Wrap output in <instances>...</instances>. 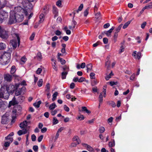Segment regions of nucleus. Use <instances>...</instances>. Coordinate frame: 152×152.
Listing matches in <instances>:
<instances>
[{
	"label": "nucleus",
	"instance_id": "obj_2",
	"mask_svg": "<svg viewBox=\"0 0 152 152\" xmlns=\"http://www.w3.org/2000/svg\"><path fill=\"white\" fill-rule=\"evenodd\" d=\"M11 34L15 39L10 40V43L14 48H15L18 45L19 46L20 45V40L19 35L18 34L13 33L12 32H11Z\"/></svg>",
	"mask_w": 152,
	"mask_h": 152
},
{
	"label": "nucleus",
	"instance_id": "obj_4",
	"mask_svg": "<svg viewBox=\"0 0 152 152\" xmlns=\"http://www.w3.org/2000/svg\"><path fill=\"white\" fill-rule=\"evenodd\" d=\"M10 86H6V90L4 91H2V90H0V98H3L5 99H8L10 96V92L12 94L14 91H10L9 88Z\"/></svg>",
	"mask_w": 152,
	"mask_h": 152
},
{
	"label": "nucleus",
	"instance_id": "obj_15",
	"mask_svg": "<svg viewBox=\"0 0 152 152\" xmlns=\"http://www.w3.org/2000/svg\"><path fill=\"white\" fill-rule=\"evenodd\" d=\"M82 145L86 147V149L89 151L91 152H94V149L90 146L88 145L87 144L85 143H82Z\"/></svg>",
	"mask_w": 152,
	"mask_h": 152
},
{
	"label": "nucleus",
	"instance_id": "obj_24",
	"mask_svg": "<svg viewBox=\"0 0 152 152\" xmlns=\"http://www.w3.org/2000/svg\"><path fill=\"white\" fill-rule=\"evenodd\" d=\"M124 42H122L121 43V47H120L121 49L120 50V51L119 52L120 53H121L122 52H124Z\"/></svg>",
	"mask_w": 152,
	"mask_h": 152
},
{
	"label": "nucleus",
	"instance_id": "obj_26",
	"mask_svg": "<svg viewBox=\"0 0 152 152\" xmlns=\"http://www.w3.org/2000/svg\"><path fill=\"white\" fill-rule=\"evenodd\" d=\"M57 107L55 103L54 102L50 105L49 108L50 110H53Z\"/></svg>",
	"mask_w": 152,
	"mask_h": 152
},
{
	"label": "nucleus",
	"instance_id": "obj_7",
	"mask_svg": "<svg viewBox=\"0 0 152 152\" xmlns=\"http://www.w3.org/2000/svg\"><path fill=\"white\" fill-rule=\"evenodd\" d=\"M9 32L0 28V37L3 39H6L8 37Z\"/></svg>",
	"mask_w": 152,
	"mask_h": 152
},
{
	"label": "nucleus",
	"instance_id": "obj_51",
	"mask_svg": "<svg viewBox=\"0 0 152 152\" xmlns=\"http://www.w3.org/2000/svg\"><path fill=\"white\" fill-rule=\"evenodd\" d=\"M103 42L104 44H107L108 42V39L107 38L105 37L103 39Z\"/></svg>",
	"mask_w": 152,
	"mask_h": 152
},
{
	"label": "nucleus",
	"instance_id": "obj_56",
	"mask_svg": "<svg viewBox=\"0 0 152 152\" xmlns=\"http://www.w3.org/2000/svg\"><path fill=\"white\" fill-rule=\"evenodd\" d=\"M48 9L49 8L47 6H45L43 8V10L45 11V13H47L48 12Z\"/></svg>",
	"mask_w": 152,
	"mask_h": 152
},
{
	"label": "nucleus",
	"instance_id": "obj_61",
	"mask_svg": "<svg viewBox=\"0 0 152 152\" xmlns=\"http://www.w3.org/2000/svg\"><path fill=\"white\" fill-rule=\"evenodd\" d=\"M47 130V128L46 127H44L42 129H41V131L42 133H44L46 132Z\"/></svg>",
	"mask_w": 152,
	"mask_h": 152
},
{
	"label": "nucleus",
	"instance_id": "obj_40",
	"mask_svg": "<svg viewBox=\"0 0 152 152\" xmlns=\"http://www.w3.org/2000/svg\"><path fill=\"white\" fill-rule=\"evenodd\" d=\"M33 149L35 152H37L38 151V146L35 145L33 146Z\"/></svg>",
	"mask_w": 152,
	"mask_h": 152
},
{
	"label": "nucleus",
	"instance_id": "obj_8",
	"mask_svg": "<svg viewBox=\"0 0 152 152\" xmlns=\"http://www.w3.org/2000/svg\"><path fill=\"white\" fill-rule=\"evenodd\" d=\"M26 88L24 86H22L21 88H17L15 92V95L18 96L21 94H23L26 92Z\"/></svg>",
	"mask_w": 152,
	"mask_h": 152
},
{
	"label": "nucleus",
	"instance_id": "obj_19",
	"mask_svg": "<svg viewBox=\"0 0 152 152\" xmlns=\"http://www.w3.org/2000/svg\"><path fill=\"white\" fill-rule=\"evenodd\" d=\"M72 140L73 141H77V144H80V141L79 137L77 136H74Z\"/></svg>",
	"mask_w": 152,
	"mask_h": 152
},
{
	"label": "nucleus",
	"instance_id": "obj_46",
	"mask_svg": "<svg viewBox=\"0 0 152 152\" xmlns=\"http://www.w3.org/2000/svg\"><path fill=\"white\" fill-rule=\"evenodd\" d=\"M95 74L93 72H91L90 73V76L91 79H95Z\"/></svg>",
	"mask_w": 152,
	"mask_h": 152
},
{
	"label": "nucleus",
	"instance_id": "obj_63",
	"mask_svg": "<svg viewBox=\"0 0 152 152\" xmlns=\"http://www.w3.org/2000/svg\"><path fill=\"white\" fill-rule=\"evenodd\" d=\"M42 69L40 68H38L36 71V73L38 74H39L42 71Z\"/></svg>",
	"mask_w": 152,
	"mask_h": 152
},
{
	"label": "nucleus",
	"instance_id": "obj_34",
	"mask_svg": "<svg viewBox=\"0 0 152 152\" xmlns=\"http://www.w3.org/2000/svg\"><path fill=\"white\" fill-rule=\"evenodd\" d=\"M53 125L56 124L58 123V121L56 117H54L53 118Z\"/></svg>",
	"mask_w": 152,
	"mask_h": 152
},
{
	"label": "nucleus",
	"instance_id": "obj_17",
	"mask_svg": "<svg viewBox=\"0 0 152 152\" xmlns=\"http://www.w3.org/2000/svg\"><path fill=\"white\" fill-rule=\"evenodd\" d=\"M53 12L54 15V18L57 17L58 15V12L57 8L54 6H53Z\"/></svg>",
	"mask_w": 152,
	"mask_h": 152
},
{
	"label": "nucleus",
	"instance_id": "obj_28",
	"mask_svg": "<svg viewBox=\"0 0 152 152\" xmlns=\"http://www.w3.org/2000/svg\"><path fill=\"white\" fill-rule=\"evenodd\" d=\"M133 19H132V20H130L129 21H128L123 26V28L125 29L130 24L131 22L132 21V20Z\"/></svg>",
	"mask_w": 152,
	"mask_h": 152
},
{
	"label": "nucleus",
	"instance_id": "obj_30",
	"mask_svg": "<svg viewBox=\"0 0 152 152\" xmlns=\"http://www.w3.org/2000/svg\"><path fill=\"white\" fill-rule=\"evenodd\" d=\"M86 66L87 69V72H88V71L91 70L92 67V65L90 63L87 65Z\"/></svg>",
	"mask_w": 152,
	"mask_h": 152
},
{
	"label": "nucleus",
	"instance_id": "obj_54",
	"mask_svg": "<svg viewBox=\"0 0 152 152\" xmlns=\"http://www.w3.org/2000/svg\"><path fill=\"white\" fill-rule=\"evenodd\" d=\"M118 83V82H112L111 81L110 82V85L111 86H113L114 85H115L117 84Z\"/></svg>",
	"mask_w": 152,
	"mask_h": 152
},
{
	"label": "nucleus",
	"instance_id": "obj_44",
	"mask_svg": "<svg viewBox=\"0 0 152 152\" xmlns=\"http://www.w3.org/2000/svg\"><path fill=\"white\" fill-rule=\"evenodd\" d=\"M99 131L100 133H103L105 131V129L103 127H101L99 129Z\"/></svg>",
	"mask_w": 152,
	"mask_h": 152
},
{
	"label": "nucleus",
	"instance_id": "obj_1",
	"mask_svg": "<svg viewBox=\"0 0 152 152\" xmlns=\"http://www.w3.org/2000/svg\"><path fill=\"white\" fill-rule=\"evenodd\" d=\"M30 2L27 0L22 2V4L24 8L22 9L21 10L22 12L26 16L28 15V12H30L31 9L33 7L32 4Z\"/></svg>",
	"mask_w": 152,
	"mask_h": 152
},
{
	"label": "nucleus",
	"instance_id": "obj_18",
	"mask_svg": "<svg viewBox=\"0 0 152 152\" xmlns=\"http://www.w3.org/2000/svg\"><path fill=\"white\" fill-rule=\"evenodd\" d=\"M27 121H25L20 124V127L21 129H25L27 126Z\"/></svg>",
	"mask_w": 152,
	"mask_h": 152
},
{
	"label": "nucleus",
	"instance_id": "obj_27",
	"mask_svg": "<svg viewBox=\"0 0 152 152\" xmlns=\"http://www.w3.org/2000/svg\"><path fill=\"white\" fill-rule=\"evenodd\" d=\"M41 103V101H39L37 102L34 103L33 105L36 107L38 108L39 107Z\"/></svg>",
	"mask_w": 152,
	"mask_h": 152
},
{
	"label": "nucleus",
	"instance_id": "obj_3",
	"mask_svg": "<svg viewBox=\"0 0 152 152\" xmlns=\"http://www.w3.org/2000/svg\"><path fill=\"white\" fill-rule=\"evenodd\" d=\"M10 54L6 53L2 55L0 57V63L3 65L8 64L10 61Z\"/></svg>",
	"mask_w": 152,
	"mask_h": 152
},
{
	"label": "nucleus",
	"instance_id": "obj_10",
	"mask_svg": "<svg viewBox=\"0 0 152 152\" xmlns=\"http://www.w3.org/2000/svg\"><path fill=\"white\" fill-rule=\"evenodd\" d=\"M21 108V107L20 106H17L14 107L12 109V115L16 116V113L18 112V110L19 111Z\"/></svg>",
	"mask_w": 152,
	"mask_h": 152
},
{
	"label": "nucleus",
	"instance_id": "obj_41",
	"mask_svg": "<svg viewBox=\"0 0 152 152\" xmlns=\"http://www.w3.org/2000/svg\"><path fill=\"white\" fill-rule=\"evenodd\" d=\"M37 57L38 59H42V56L41 53L40 52L38 53Z\"/></svg>",
	"mask_w": 152,
	"mask_h": 152
},
{
	"label": "nucleus",
	"instance_id": "obj_31",
	"mask_svg": "<svg viewBox=\"0 0 152 152\" xmlns=\"http://www.w3.org/2000/svg\"><path fill=\"white\" fill-rule=\"evenodd\" d=\"M58 60L61 62L62 64H64L66 63V61L65 60L61 58L60 57H58Z\"/></svg>",
	"mask_w": 152,
	"mask_h": 152
},
{
	"label": "nucleus",
	"instance_id": "obj_35",
	"mask_svg": "<svg viewBox=\"0 0 152 152\" xmlns=\"http://www.w3.org/2000/svg\"><path fill=\"white\" fill-rule=\"evenodd\" d=\"M6 48V45L3 43H0V50H3Z\"/></svg>",
	"mask_w": 152,
	"mask_h": 152
},
{
	"label": "nucleus",
	"instance_id": "obj_38",
	"mask_svg": "<svg viewBox=\"0 0 152 152\" xmlns=\"http://www.w3.org/2000/svg\"><path fill=\"white\" fill-rule=\"evenodd\" d=\"M83 4H81L80 6L79 7L78 9L76 10V11L77 13H78L79 11H81L83 9Z\"/></svg>",
	"mask_w": 152,
	"mask_h": 152
},
{
	"label": "nucleus",
	"instance_id": "obj_23",
	"mask_svg": "<svg viewBox=\"0 0 152 152\" xmlns=\"http://www.w3.org/2000/svg\"><path fill=\"white\" fill-rule=\"evenodd\" d=\"M107 104L113 107H115L116 105L115 102L113 101H110L107 102Z\"/></svg>",
	"mask_w": 152,
	"mask_h": 152
},
{
	"label": "nucleus",
	"instance_id": "obj_22",
	"mask_svg": "<svg viewBox=\"0 0 152 152\" xmlns=\"http://www.w3.org/2000/svg\"><path fill=\"white\" fill-rule=\"evenodd\" d=\"M68 74V71L63 72L61 73V78L62 79H66V76Z\"/></svg>",
	"mask_w": 152,
	"mask_h": 152
},
{
	"label": "nucleus",
	"instance_id": "obj_58",
	"mask_svg": "<svg viewBox=\"0 0 152 152\" xmlns=\"http://www.w3.org/2000/svg\"><path fill=\"white\" fill-rule=\"evenodd\" d=\"M64 109L66 112H69V108L66 105H64Z\"/></svg>",
	"mask_w": 152,
	"mask_h": 152
},
{
	"label": "nucleus",
	"instance_id": "obj_25",
	"mask_svg": "<svg viewBox=\"0 0 152 152\" xmlns=\"http://www.w3.org/2000/svg\"><path fill=\"white\" fill-rule=\"evenodd\" d=\"M103 93L102 92L100 93L99 97V101L100 103H102L103 102Z\"/></svg>",
	"mask_w": 152,
	"mask_h": 152
},
{
	"label": "nucleus",
	"instance_id": "obj_37",
	"mask_svg": "<svg viewBox=\"0 0 152 152\" xmlns=\"http://www.w3.org/2000/svg\"><path fill=\"white\" fill-rule=\"evenodd\" d=\"M43 82V80L42 79H40L38 82V86L39 87L41 86L42 85Z\"/></svg>",
	"mask_w": 152,
	"mask_h": 152
},
{
	"label": "nucleus",
	"instance_id": "obj_47",
	"mask_svg": "<svg viewBox=\"0 0 152 152\" xmlns=\"http://www.w3.org/2000/svg\"><path fill=\"white\" fill-rule=\"evenodd\" d=\"M89 10V8H88L85 10L84 12V16L85 17L88 14Z\"/></svg>",
	"mask_w": 152,
	"mask_h": 152
},
{
	"label": "nucleus",
	"instance_id": "obj_29",
	"mask_svg": "<svg viewBox=\"0 0 152 152\" xmlns=\"http://www.w3.org/2000/svg\"><path fill=\"white\" fill-rule=\"evenodd\" d=\"M82 111H85L87 113H90L91 111L88 110L86 107H82Z\"/></svg>",
	"mask_w": 152,
	"mask_h": 152
},
{
	"label": "nucleus",
	"instance_id": "obj_52",
	"mask_svg": "<svg viewBox=\"0 0 152 152\" xmlns=\"http://www.w3.org/2000/svg\"><path fill=\"white\" fill-rule=\"evenodd\" d=\"M29 134L28 133V134H27L26 136V144L27 145H28L29 144V142L28 141V137L29 136Z\"/></svg>",
	"mask_w": 152,
	"mask_h": 152
},
{
	"label": "nucleus",
	"instance_id": "obj_21",
	"mask_svg": "<svg viewBox=\"0 0 152 152\" xmlns=\"http://www.w3.org/2000/svg\"><path fill=\"white\" fill-rule=\"evenodd\" d=\"M39 21L40 23H41L43 22L44 20V15L43 14H41L39 16Z\"/></svg>",
	"mask_w": 152,
	"mask_h": 152
},
{
	"label": "nucleus",
	"instance_id": "obj_53",
	"mask_svg": "<svg viewBox=\"0 0 152 152\" xmlns=\"http://www.w3.org/2000/svg\"><path fill=\"white\" fill-rule=\"evenodd\" d=\"M43 136L42 135H40V136H39L38 139V141L39 142L41 141L43 139Z\"/></svg>",
	"mask_w": 152,
	"mask_h": 152
},
{
	"label": "nucleus",
	"instance_id": "obj_49",
	"mask_svg": "<svg viewBox=\"0 0 152 152\" xmlns=\"http://www.w3.org/2000/svg\"><path fill=\"white\" fill-rule=\"evenodd\" d=\"M110 61L108 60L105 63V66H107V68H108L110 66Z\"/></svg>",
	"mask_w": 152,
	"mask_h": 152
},
{
	"label": "nucleus",
	"instance_id": "obj_45",
	"mask_svg": "<svg viewBox=\"0 0 152 152\" xmlns=\"http://www.w3.org/2000/svg\"><path fill=\"white\" fill-rule=\"evenodd\" d=\"M56 5L59 7H61V0H58L56 3Z\"/></svg>",
	"mask_w": 152,
	"mask_h": 152
},
{
	"label": "nucleus",
	"instance_id": "obj_13",
	"mask_svg": "<svg viewBox=\"0 0 152 152\" xmlns=\"http://www.w3.org/2000/svg\"><path fill=\"white\" fill-rule=\"evenodd\" d=\"M115 27L114 26L112 27L110 30L108 31H105L103 33L106 34L107 36L108 37H110L111 36V33L113 31Z\"/></svg>",
	"mask_w": 152,
	"mask_h": 152
},
{
	"label": "nucleus",
	"instance_id": "obj_14",
	"mask_svg": "<svg viewBox=\"0 0 152 152\" xmlns=\"http://www.w3.org/2000/svg\"><path fill=\"white\" fill-rule=\"evenodd\" d=\"M18 100H16L15 98L14 97L12 100L9 102V106L10 107L11 105H14L18 104Z\"/></svg>",
	"mask_w": 152,
	"mask_h": 152
},
{
	"label": "nucleus",
	"instance_id": "obj_50",
	"mask_svg": "<svg viewBox=\"0 0 152 152\" xmlns=\"http://www.w3.org/2000/svg\"><path fill=\"white\" fill-rule=\"evenodd\" d=\"M36 136L34 134H33L31 135V139L33 141H35L36 140Z\"/></svg>",
	"mask_w": 152,
	"mask_h": 152
},
{
	"label": "nucleus",
	"instance_id": "obj_5",
	"mask_svg": "<svg viewBox=\"0 0 152 152\" xmlns=\"http://www.w3.org/2000/svg\"><path fill=\"white\" fill-rule=\"evenodd\" d=\"M16 23V14L14 11H11L8 23L11 25Z\"/></svg>",
	"mask_w": 152,
	"mask_h": 152
},
{
	"label": "nucleus",
	"instance_id": "obj_20",
	"mask_svg": "<svg viewBox=\"0 0 152 152\" xmlns=\"http://www.w3.org/2000/svg\"><path fill=\"white\" fill-rule=\"evenodd\" d=\"M25 99L24 96H19L17 100L18 103H21L23 102Z\"/></svg>",
	"mask_w": 152,
	"mask_h": 152
},
{
	"label": "nucleus",
	"instance_id": "obj_6",
	"mask_svg": "<svg viewBox=\"0 0 152 152\" xmlns=\"http://www.w3.org/2000/svg\"><path fill=\"white\" fill-rule=\"evenodd\" d=\"M8 13L4 10L0 11V23L3 22L8 16Z\"/></svg>",
	"mask_w": 152,
	"mask_h": 152
},
{
	"label": "nucleus",
	"instance_id": "obj_59",
	"mask_svg": "<svg viewBox=\"0 0 152 152\" xmlns=\"http://www.w3.org/2000/svg\"><path fill=\"white\" fill-rule=\"evenodd\" d=\"M147 23L146 22H144L141 25V27L143 29L145 28V26L146 25Z\"/></svg>",
	"mask_w": 152,
	"mask_h": 152
},
{
	"label": "nucleus",
	"instance_id": "obj_16",
	"mask_svg": "<svg viewBox=\"0 0 152 152\" xmlns=\"http://www.w3.org/2000/svg\"><path fill=\"white\" fill-rule=\"evenodd\" d=\"M4 79L7 82H10L11 81L12 79V75L9 74H6L4 75Z\"/></svg>",
	"mask_w": 152,
	"mask_h": 152
},
{
	"label": "nucleus",
	"instance_id": "obj_9",
	"mask_svg": "<svg viewBox=\"0 0 152 152\" xmlns=\"http://www.w3.org/2000/svg\"><path fill=\"white\" fill-rule=\"evenodd\" d=\"M16 14V22H20L23 21V19L24 17L23 15L19 14L17 13Z\"/></svg>",
	"mask_w": 152,
	"mask_h": 152
},
{
	"label": "nucleus",
	"instance_id": "obj_64",
	"mask_svg": "<svg viewBox=\"0 0 152 152\" xmlns=\"http://www.w3.org/2000/svg\"><path fill=\"white\" fill-rule=\"evenodd\" d=\"M75 86V84L73 83H72L70 85V88L71 89H73Z\"/></svg>",
	"mask_w": 152,
	"mask_h": 152
},
{
	"label": "nucleus",
	"instance_id": "obj_11",
	"mask_svg": "<svg viewBox=\"0 0 152 152\" xmlns=\"http://www.w3.org/2000/svg\"><path fill=\"white\" fill-rule=\"evenodd\" d=\"M141 53L140 52H139L137 53V52L135 51L133 53L132 56L135 58L139 60L141 58Z\"/></svg>",
	"mask_w": 152,
	"mask_h": 152
},
{
	"label": "nucleus",
	"instance_id": "obj_57",
	"mask_svg": "<svg viewBox=\"0 0 152 152\" xmlns=\"http://www.w3.org/2000/svg\"><path fill=\"white\" fill-rule=\"evenodd\" d=\"M55 34L58 36L60 35L61 34V32L59 30H56L55 32Z\"/></svg>",
	"mask_w": 152,
	"mask_h": 152
},
{
	"label": "nucleus",
	"instance_id": "obj_48",
	"mask_svg": "<svg viewBox=\"0 0 152 152\" xmlns=\"http://www.w3.org/2000/svg\"><path fill=\"white\" fill-rule=\"evenodd\" d=\"M5 139H6V140H7L9 141H10V142H12L13 140V138L11 137H7V136L5 137Z\"/></svg>",
	"mask_w": 152,
	"mask_h": 152
},
{
	"label": "nucleus",
	"instance_id": "obj_32",
	"mask_svg": "<svg viewBox=\"0 0 152 152\" xmlns=\"http://www.w3.org/2000/svg\"><path fill=\"white\" fill-rule=\"evenodd\" d=\"M58 93L57 92H55L53 94V98L52 99V100L53 101H54L56 99L57 96L58 95Z\"/></svg>",
	"mask_w": 152,
	"mask_h": 152
},
{
	"label": "nucleus",
	"instance_id": "obj_60",
	"mask_svg": "<svg viewBox=\"0 0 152 152\" xmlns=\"http://www.w3.org/2000/svg\"><path fill=\"white\" fill-rule=\"evenodd\" d=\"M118 32H115L114 34V35L113 36L114 38V40H115V42L116 41V38H117V37H118Z\"/></svg>",
	"mask_w": 152,
	"mask_h": 152
},
{
	"label": "nucleus",
	"instance_id": "obj_12",
	"mask_svg": "<svg viewBox=\"0 0 152 152\" xmlns=\"http://www.w3.org/2000/svg\"><path fill=\"white\" fill-rule=\"evenodd\" d=\"M8 117L6 115H4L2 117L1 123L3 124H6L8 123Z\"/></svg>",
	"mask_w": 152,
	"mask_h": 152
},
{
	"label": "nucleus",
	"instance_id": "obj_42",
	"mask_svg": "<svg viewBox=\"0 0 152 152\" xmlns=\"http://www.w3.org/2000/svg\"><path fill=\"white\" fill-rule=\"evenodd\" d=\"M12 142H10L9 141L6 142L4 144V146L5 147H8L10 146V144Z\"/></svg>",
	"mask_w": 152,
	"mask_h": 152
},
{
	"label": "nucleus",
	"instance_id": "obj_36",
	"mask_svg": "<svg viewBox=\"0 0 152 152\" xmlns=\"http://www.w3.org/2000/svg\"><path fill=\"white\" fill-rule=\"evenodd\" d=\"M50 85L49 83L47 84L46 86V88L47 89L45 90V91L47 92H49L50 91Z\"/></svg>",
	"mask_w": 152,
	"mask_h": 152
},
{
	"label": "nucleus",
	"instance_id": "obj_39",
	"mask_svg": "<svg viewBox=\"0 0 152 152\" xmlns=\"http://www.w3.org/2000/svg\"><path fill=\"white\" fill-rule=\"evenodd\" d=\"M122 25V24H121L116 29L115 32H118L121 29Z\"/></svg>",
	"mask_w": 152,
	"mask_h": 152
},
{
	"label": "nucleus",
	"instance_id": "obj_33",
	"mask_svg": "<svg viewBox=\"0 0 152 152\" xmlns=\"http://www.w3.org/2000/svg\"><path fill=\"white\" fill-rule=\"evenodd\" d=\"M16 71L15 67V66H12L11 68L10 72L11 74H14Z\"/></svg>",
	"mask_w": 152,
	"mask_h": 152
},
{
	"label": "nucleus",
	"instance_id": "obj_55",
	"mask_svg": "<svg viewBox=\"0 0 152 152\" xmlns=\"http://www.w3.org/2000/svg\"><path fill=\"white\" fill-rule=\"evenodd\" d=\"M16 116L12 115V119L11 121V123H13L15 122V119H16Z\"/></svg>",
	"mask_w": 152,
	"mask_h": 152
},
{
	"label": "nucleus",
	"instance_id": "obj_62",
	"mask_svg": "<svg viewBox=\"0 0 152 152\" xmlns=\"http://www.w3.org/2000/svg\"><path fill=\"white\" fill-rule=\"evenodd\" d=\"M85 79V78L83 77H81L79 79V82L80 83L84 81Z\"/></svg>",
	"mask_w": 152,
	"mask_h": 152
},
{
	"label": "nucleus",
	"instance_id": "obj_43",
	"mask_svg": "<svg viewBox=\"0 0 152 152\" xmlns=\"http://www.w3.org/2000/svg\"><path fill=\"white\" fill-rule=\"evenodd\" d=\"M115 143H113L112 142H109L108 145L109 147L111 148L115 146Z\"/></svg>",
	"mask_w": 152,
	"mask_h": 152
}]
</instances>
